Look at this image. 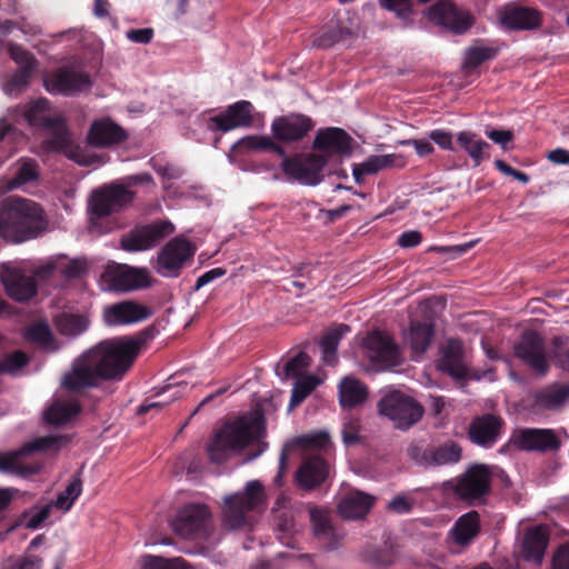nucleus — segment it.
Returning a JSON list of instances; mask_svg holds the SVG:
<instances>
[{
    "label": "nucleus",
    "mask_w": 569,
    "mask_h": 569,
    "mask_svg": "<svg viewBox=\"0 0 569 569\" xmlns=\"http://www.w3.org/2000/svg\"><path fill=\"white\" fill-rule=\"evenodd\" d=\"M148 336H123L103 340L78 356L61 386L72 392L93 388L100 381H120L131 369Z\"/></svg>",
    "instance_id": "nucleus-1"
},
{
    "label": "nucleus",
    "mask_w": 569,
    "mask_h": 569,
    "mask_svg": "<svg viewBox=\"0 0 569 569\" xmlns=\"http://www.w3.org/2000/svg\"><path fill=\"white\" fill-rule=\"evenodd\" d=\"M47 228L42 208L32 200L8 197L0 203V237L23 242L41 234Z\"/></svg>",
    "instance_id": "nucleus-2"
},
{
    "label": "nucleus",
    "mask_w": 569,
    "mask_h": 569,
    "mask_svg": "<svg viewBox=\"0 0 569 569\" xmlns=\"http://www.w3.org/2000/svg\"><path fill=\"white\" fill-rule=\"evenodd\" d=\"M264 432V418L260 410L226 422L212 437L207 451L211 461L221 463L232 453L246 448Z\"/></svg>",
    "instance_id": "nucleus-3"
},
{
    "label": "nucleus",
    "mask_w": 569,
    "mask_h": 569,
    "mask_svg": "<svg viewBox=\"0 0 569 569\" xmlns=\"http://www.w3.org/2000/svg\"><path fill=\"white\" fill-rule=\"evenodd\" d=\"M267 506L264 488L259 480L249 481L240 492L226 496L221 511V526L227 531L249 528L253 516Z\"/></svg>",
    "instance_id": "nucleus-4"
},
{
    "label": "nucleus",
    "mask_w": 569,
    "mask_h": 569,
    "mask_svg": "<svg viewBox=\"0 0 569 569\" xmlns=\"http://www.w3.org/2000/svg\"><path fill=\"white\" fill-rule=\"evenodd\" d=\"M495 477L509 481L507 473L498 466L475 463L451 481V489L459 500L469 506H480L490 495Z\"/></svg>",
    "instance_id": "nucleus-5"
},
{
    "label": "nucleus",
    "mask_w": 569,
    "mask_h": 569,
    "mask_svg": "<svg viewBox=\"0 0 569 569\" xmlns=\"http://www.w3.org/2000/svg\"><path fill=\"white\" fill-rule=\"evenodd\" d=\"M378 413L390 420L396 429L406 431L423 417V406L411 396L393 390L386 393L377 403Z\"/></svg>",
    "instance_id": "nucleus-6"
},
{
    "label": "nucleus",
    "mask_w": 569,
    "mask_h": 569,
    "mask_svg": "<svg viewBox=\"0 0 569 569\" xmlns=\"http://www.w3.org/2000/svg\"><path fill=\"white\" fill-rule=\"evenodd\" d=\"M408 458L425 469H435L458 463L462 459V448L452 440L440 443L412 441L407 448Z\"/></svg>",
    "instance_id": "nucleus-7"
},
{
    "label": "nucleus",
    "mask_w": 569,
    "mask_h": 569,
    "mask_svg": "<svg viewBox=\"0 0 569 569\" xmlns=\"http://www.w3.org/2000/svg\"><path fill=\"white\" fill-rule=\"evenodd\" d=\"M172 530L184 539L208 540L213 532L211 512L206 505L190 503L178 511Z\"/></svg>",
    "instance_id": "nucleus-8"
},
{
    "label": "nucleus",
    "mask_w": 569,
    "mask_h": 569,
    "mask_svg": "<svg viewBox=\"0 0 569 569\" xmlns=\"http://www.w3.org/2000/svg\"><path fill=\"white\" fill-rule=\"evenodd\" d=\"M64 441L63 437L47 436L38 438L31 442L26 443L17 451L8 453H0V472L14 473L21 477L36 475L40 471V465L24 466L21 462V457L30 455L34 451H44L49 449H59Z\"/></svg>",
    "instance_id": "nucleus-9"
},
{
    "label": "nucleus",
    "mask_w": 569,
    "mask_h": 569,
    "mask_svg": "<svg viewBox=\"0 0 569 569\" xmlns=\"http://www.w3.org/2000/svg\"><path fill=\"white\" fill-rule=\"evenodd\" d=\"M136 192L120 186L118 181L104 184L92 191L89 200V211L92 218H103L119 212L130 206Z\"/></svg>",
    "instance_id": "nucleus-10"
},
{
    "label": "nucleus",
    "mask_w": 569,
    "mask_h": 569,
    "mask_svg": "<svg viewBox=\"0 0 569 569\" xmlns=\"http://www.w3.org/2000/svg\"><path fill=\"white\" fill-rule=\"evenodd\" d=\"M499 26L508 31H531L541 27L542 14L533 8L511 1L497 8Z\"/></svg>",
    "instance_id": "nucleus-11"
},
{
    "label": "nucleus",
    "mask_w": 569,
    "mask_h": 569,
    "mask_svg": "<svg viewBox=\"0 0 569 569\" xmlns=\"http://www.w3.org/2000/svg\"><path fill=\"white\" fill-rule=\"evenodd\" d=\"M515 356L537 375L543 377L549 371L545 339L535 330H526L513 346Z\"/></svg>",
    "instance_id": "nucleus-12"
},
{
    "label": "nucleus",
    "mask_w": 569,
    "mask_h": 569,
    "mask_svg": "<svg viewBox=\"0 0 569 569\" xmlns=\"http://www.w3.org/2000/svg\"><path fill=\"white\" fill-rule=\"evenodd\" d=\"M325 160L315 153L282 157L281 169L283 173L300 183L316 186L321 182Z\"/></svg>",
    "instance_id": "nucleus-13"
},
{
    "label": "nucleus",
    "mask_w": 569,
    "mask_h": 569,
    "mask_svg": "<svg viewBox=\"0 0 569 569\" xmlns=\"http://www.w3.org/2000/svg\"><path fill=\"white\" fill-rule=\"evenodd\" d=\"M561 439L552 429L523 428L516 430L509 445L517 450L527 452H556L561 447Z\"/></svg>",
    "instance_id": "nucleus-14"
},
{
    "label": "nucleus",
    "mask_w": 569,
    "mask_h": 569,
    "mask_svg": "<svg viewBox=\"0 0 569 569\" xmlns=\"http://www.w3.org/2000/svg\"><path fill=\"white\" fill-rule=\"evenodd\" d=\"M351 142L352 138L343 129L329 127L317 131L312 148L317 151L315 154L322 157L327 164L339 161L343 156H350Z\"/></svg>",
    "instance_id": "nucleus-15"
},
{
    "label": "nucleus",
    "mask_w": 569,
    "mask_h": 569,
    "mask_svg": "<svg viewBox=\"0 0 569 569\" xmlns=\"http://www.w3.org/2000/svg\"><path fill=\"white\" fill-rule=\"evenodd\" d=\"M173 230L174 227L169 221H154L122 236L120 246L129 252L144 251L157 246L163 238L171 234Z\"/></svg>",
    "instance_id": "nucleus-16"
},
{
    "label": "nucleus",
    "mask_w": 569,
    "mask_h": 569,
    "mask_svg": "<svg viewBox=\"0 0 569 569\" xmlns=\"http://www.w3.org/2000/svg\"><path fill=\"white\" fill-rule=\"evenodd\" d=\"M194 253L196 247L189 240L176 237L158 253L157 270L164 277H177L183 264L191 260Z\"/></svg>",
    "instance_id": "nucleus-17"
},
{
    "label": "nucleus",
    "mask_w": 569,
    "mask_h": 569,
    "mask_svg": "<svg viewBox=\"0 0 569 569\" xmlns=\"http://www.w3.org/2000/svg\"><path fill=\"white\" fill-rule=\"evenodd\" d=\"M102 284L110 291H131L148 284L144 269L124 264H108L101 274Z\"/></svg>",
    "instance_id": "nucleus-18"
},
{
    "label": "nucleus",
    "mask_w": 569,
    "mask_h": 569,
    "mask_svg": "<svg viewBox=\"0 0 569 569\" xmlns=\"http://www.w3.org/2000/svg\"><path fill=\"white\" fill-rule=\"evenodd\" d=\"M313 128L315 121L302 113L279 116L270 127L273 139L282 143L301 141Z\"/></svg>",
    "instance_id": "nucleus-19"
},
{
    "label": "nucleus",
    "mask_w": 569,
    "mask_h": 569,
    "mask_svg": "<svg viewBox=\"0 0 569 569\" xmlns=\"http://www.w3.org/2000/svg\"><path fill=\"white\" fill-rule=\"evenodd\" d=\"M366 357L371 362L382 367H393L399 363V349L392 338L385 331L375 330L362 340Z\"/></svg>",
    "instance_id": "nucleus-20"
},
{
    "label": "nucleus",
    "mask_w": 569,
    "mask_h": 569,
    "mask_svg": "<svg viewBox=\"0 0 569 569\" xmlns=\"http://www.w3.org/2000/svg\"><path fill=\"white\" fill-rule=\"evenodd\" d=\"M429 19L437 24L443 26L455 33H465L472 23V16L466 11L458 9L453 3L440 0L429 9Z\"/></svg>",
    "instance_id": "nucleus-21"
},
{
    "label": "nucleus",
    "mask_w": 569,
    "mask_h": 569,
    "mask_svg": "<svg viewBox=\"0 0 569 569\" xmlns=\"http://www.w3.org/2000/svg\"><path fill=\"white\" fill-rule=\"evenodd\" d=\"M429 19L437 24L443 26L455 33H465L472 23V16L466 11L458 9L453 3L440 0L429 9Z\"/></svg>",
    "instance_id": "nucleus-22"
},
{
    "label": "nucleus",
    "mask_w": 569,
    "mask_h": 569,
    "mask_svg": "<svg viewBox=\"0 0 569 569\" xmlns=\"http://www.w3.org/2000/svg\"><path fill=\"white\" fill-rule=\"evenodd\" d=\"M253 111L254 108L250 101L240 100L211 117L209 121L221 132H228L236 128H248L253 123Z\"/></svg>",
    "instance_id": "nucleus-23"
},
{
    "label": "nucleus",
    "mask_w": 569,
    "mask_h": 569,
    "mask_svg": "<svg viewBox=\"0 0 569 569\" xmlns=\"http://www.w3.org/2000/svg\"><path fill=\"white\" fill-rule=\"evenodd\" d=\"M44 87L50 93L72 96L89 88L90 79L84 72L61 68L44 78Z\"/></svg>",
    "instance_id": "nucleus-24"
},
{
    "label": "nucleus",
    "mask_w": 569,
    "mask_h": 569,
    "mask_svg": "<svg viewBox=\"0 0 569 569\" xmlns=\"http://www.w3.org/2000/svg\"><path fill=\"white\" fill-rule=\"evenodd\" d=\"M505 421L493 413H485L472 419L468 428L471 442L483 447H492L499 439Z\"/></svg>",
    "instance_id": "nucleus-25"
},
{
    "label": "nucleus",
    "mask_w": 569,
    "mask_h": 569,
    "mask_svg": "<svg viewBox=\"0 0 569 569\" xmlns=\"http://www.w3.org/2000/svg\"><path fill=\"white\" fill-rule=\"evenodd\" d=\"M437 369L455 379H463L468 375L465 360L463 345L460 340L449 339L441 349V357L437 360Z\"/></svg>",
    "instance_id": "nucleus-26"
},
{
    "label": "nucleus",
    "mask_w": 569,
    "mask_h": 569,
    "mask_svg": "<svg viewBox=\"0 0 569 569\" xmlns=\"http://www.w3.org/2000/svg\"><path fill=\"white\" fill-rule=\"evenodd\" d=\"M128 136L122 127L110 118H102L91 123L87 141L96 148H109L127 140Z\"/></svg>",
    "instance_id": "nucleus-27"
},
{
    "label": "nucleus",
    "mask_w": 569,
    "mask_h": 569,
    "mask_svg": "<svg viewBox=\"0 0 569 569\" xmlns=\"http://www.w3.org/2000/svg\"><path fill=\"white\" fill-rule=\"evenodd\" d=\"M8 51L11 59L19 66V69L8 83L9 91L12 92L13 90H21L29 84L38 62L30 51L19 44L9 43Z\"/></svg>",
    "instance_id": "nucleus-28"
},
{
    "label": "nucleus",
    "mask_w": 569,
    "mask_h": 569,
    "mask_svg": "<svg viewBox=\"0 0 569 569\" xmlns=\"http://www.w3.org/2000/svg\"><path fill=\"white\" fill-rule=\"evenodd\" d=\"M2 282L9 297L22 302L30 300L37 293L36 281L18 268H4Z\"/></svg>",
    "instance_id": "nucleus-29"
},
{
    "label": "nucleus",
    "mask_w": 569,
    "mask_h": 569,
    "mask_svg": "<svg viewBox=\"0 0 569 569\" xmlns=\"http://www.w3.org/2000/svg\"><path fill=\"white\" fill-rule=\"evenodd\" d=\"M329 475L327 461L318 456L303 460L296 472L297 486L303 490H313L320 487Z\"/></svg>",
    "instance_id": "nucleus-30"
},
{
    "label": "nucleus",
    "mask_w": 569,
    "mask_h": 569,
    "mask_svg": "<svg viewBox=\"0 0 569 569\" xmlns=\"http://www.w3.org/2000/svg\"><path fill=\"white\" fill-rule=\"evenodd\" d=\"M481 530L480 515L476 510L461 515L449 531V537L459 547L470 546Z\"/></svg>",
    "instance_id": "nucleus-31"
},
{
    "label": "nucleus",
    "mask_w": 569,
    "mask_h": 569,
    "mask_svg": "<svg viewBox=\"0 0 569 569\" xmlns=\"http://www.w3.org/2000/svg\"><path fill=\"white\" fill-rule=\"evenodd\" d=\"M375 503V497L363 491L355 490L340 499L337 508L345 519H362Z\"/></svg>",
    "instance_id": "nucleus-32"
},
{
    "label": "nucleus",
    "mask_w": 569,
    "mask_h": 569,
    "mask_svg": "<svg viewBox=\"0 0 569 569\" xmlns=\"http://www.w3.org/2000/svg\"><path fill=\"white\" fill-rule=\"evenodd\" d=\"M44 129L48 131V137L41 142V148L48 152L67 153L72 144V138L67 128L66 119L61 116H54Z\"/></svg>",
    "instance_id": "nucleus-33"
},
{
    "label": "nucleus",
    "mask_w": 569,
    "mask_h": 569,
    "mask_svg": "<svg viewBox=\"0 0 569 569\" xmlns=\"http://www.w3.org/2000/svg\"><path fill=\"white\" fill-rule=\"evenodd\" d=\"M106 320L111 326L132 323L146 319L148 309L133 301H123L106 308Z\"/></svg>",
    "instance_id": "nucleus-34"
},
{
    "label": "nucleus",
    "mask_w": 569,
    "mask_h": 569,
    "mask_svg": "<svg viewBox=\"0 0 569 569\" xmlns=\"http://www.w3.org/2000/svg\"><path fill=\"white\" fill-rule=\"evenodd\" d=\"M549 542V531L545 526L529 529L522 542V556L527 561L540 563Z\"/></svg>",
    "instance_id": "nucleus-35"
},
{
    "label": "nucleus",
    "mask_w": 569,
    "mask_h": 569,
    "mask_svg": "<svg viewBox=\"0 0 569 569\" xmlns=\"http://www.w3.org/2000/svg\"><path fill=\"white\" fill-rule=\"evenodd\" d=\"M435 335L431 323L411 321L408 330L403 332V342L415 356L423 355L429 348Z\"/></svg>",
    "instance_id": "nucleus-36"
},
{
    "label": "nucleus",
    "mask_w": 569,
    "mask_h": 569,
    "mask_svg": "<svg viewBox=\"0 0 569 569\" xmlns=\"http://www.w3.org/2000/svg\"><path fill=\"white\" fill-rule=\"evenodd\" d=\"M533 400L539 409H560L569 400V381L546 386L535 395Z\"/></svg>",
    "instance_id": "nucleus-37"
},
{
    "label": "nucleus",
    "mask_w": 569,
    "mask_h": 569,
    "mask_svg": "<svg viewBox=\"0 0 569 569\" xmlns=\"http://www.w3.org/2000/svg\"><path fill=\"white\" fill-rule=\"evenodd\" d=\"M353 37V31L342 26L338 19H331L320 31L313 34L312 46L329 49L332 46Z\"/></svg>",
    "instance_id": "nucleus-38"
},
{
    "label": "nucleus",
    "mask_w": 569,
    "mask_h": 569,
    "mask_svg": "<svg viewBox=\"0 0 569 569\" xmlns=\"http://www.w3.org/2000/svg\"><path fill=\"white\" fill-rule=\"evenodd\" d=\"M368 398V388L355 377H345L339 383V402L342 408H355Z\"/></svg>",
    "instance_id": "nucleus-39"
},
{
    "label": "nucleus",
    "mask_w": 569,
    "mask_h": 569,
    "mask_svg": "<svg viewBox=\"0 0 569 569\" xmlns=\"http://www.w3.org/2000/svg\"><path fill=\"white\" fill-rule=\"evenodd\" d=\"M457 143L471 158L473 166L479 167L487 158L486 151L490 144L477 133L463 130L457 133Z\"/></svg>",
    "instance_id": "nucleus-40"
},
{
    "label": "nucleus",
    "mask_w": 569,
    "mask_h": 569,
    "mask_svg": "<svg viewBox=\"0 0 569 569\" xmlns=\"http://www.w3.org/2000/svg\"><path fill=\"white\" fill-rule=\"evenodd\" d=\"M399 157L396 154H375L368 157L362 163L355 164L352 174L357 182L367 174H375L383 169L392 168L396 166Z\"/></svg>",
    "instance_id": "nucleus-41"
},
{
    "label": "nucleus",
    "mask_w": 569,
    "mask_h": 569,
    "mask_svg": "<svg viewBox=\"0 0 569 569\" xmlns=\"http://www.w3.org/2000/svg\"><path fill=\"white\" fill-rule=\"evenodd\" d=\"M81 410L77 400H56L44 412V419L56 426L70 421Z\"/></svg>",
    "instance_id": "nucleus-42"
},
{
    "label": "nucleus",
    "mask_w": 569,
    "mask_h": 569,
    "mask_svg": "<svg viewBox=\"0 0 569 569\" xmlns=\"http://www.w3.org/2000/svg\"><path fill=\"white\" fill-rule=\"evenodd\" d=\"M38 164L34 160L24 161L18 169L12 179L3 178L0 180V198L9 191L21 187L24 183L38 178Z\"/></svg>",
    "instance_id": "nucleus-43"
},
{
    "label": "nucleus",
    "mask_w": 569,
    "mask_h": 569,
    "mask_svg": "<svg viewBox=\"0 0 569 569\" xmlns=\"http://www.w3.org/2000/svg\"><path fill=\"white\" fill-rule=\"evenodd\" d=\"M26 339L36 343L46 351L52 352L59 349L56 338L49 325L46 322H37L31 325L26 331Z\"/></svg>",
    "instance_id": "nucleus-44"
},
{
    "label": "nucleus",
    "mask_w": 569,
    "mask_h": 569,
    "mask_svg": "<svg viewBox=\"0 0 569 569\" xmlns=\"http://www.w3.org/2000/svg\"><path fill=\"white\" fill-rule=\"evenodd\" d=\"M350 331L348 325H340L339 327L327 332L320 342L322 350V360L325 363L335 366L337 363V349L342 336Z\"/></svg>",
    "instance_id": "nucleus-45"
},
{
    "label": "nucleus",
    "mask_w": 569,
    "mask_h": 569,
    "mask_svg": "<svg viewBox=\"0 0 569 569\" xmlns=\"http://www.w3.org/2000/svg\"><path fill=\"white\" fill-rule=\"evenodd\" d=\"M54 116H51L49 102L44 98L30 102L24 110V118L32 127L46 128Z\"/></svg>",
    "instance_id": "nucleus-46"
},
{
    "label": "nucleus",
    "mask_w": 569,
    "mask_h": 569,
    "mask_svg": "<svg viewBox=\"0 0 569 569\" xmlns=\"http://www.w3.org/2000/svg\"><path fill=\"white\" fill-rule=\"evenodd\" d=\"M378 4L381 9L393 13L403 27H410L413 23V0H378Z\"/></svg>",
    "instance_id": "nucleus-47"
},
{
    "label": "nucleus",
    "mask_w": 569,
    "mask_h": 569,
    "mask_svg": "<svg viewBox=\"0 0 569 569\" xmlns=\"http://www.w3.org/2000/svg\"><path fill=\"white\" fill-rule=\"evenodd\" d=\"M499 48L483 44H476L465 51L463 67L475 69L481 63L492 60L498 56Z\"/></svg>",
    "instance_id": "nucleus-48"
},
{
    "label": "nucleus",
    "mask_w": 569,
    "mask_h": 569,
    "mask_svg": "<svg viewBox=\"0 0 569 569\" xmlns=\"http://www.w3.org/2000/svg\"><path fill=\"white\" fill-rule=\"evenodd\" d=\"M236 146L243 147L251 151L258 150H270L276 152L277 154L284 157V149L281 147L273 137L269 136H246L238 140Z\"/></svg>",
    "instance_id": "nucleus-49"
},
{
    "label": "nucleus",
    "mask_w": 569,
    "mask_h": 569,
    "mask_svg": "<svg viewBox=\"0 0 569 569\" xmlns=\"http://www.w3.org/2000/svg\"><path fill=\"white\" fill-rule=\"evenodd\" d=\"M58 330L69 337H76L88 328V319L79 315H62L57 319Z\"/></svg>",
    "instance_id": "nucleus-50"
},
{
    "label": "nucleus",
    "mask_w": 569,
    "mask_h": 569,
    "mask_svg": "<svg viewBox=\"0 0 569 569\" xmlns=\"http://www.w3.org/2000/svg\"><path fill=\"white\" fill-rule=\"evenodd\" d=\"M82 491V481L80 478V472H77L70 483L67 486L66 490L60 492L57 496L54 501V507L64 511H68L73 506V502L80 496Z\"/></svg>",
    "instance_id": "nucleus-51"
},
{
    "label": "nucleus",
    "mask_w": 569,
    "mask_h": 569,
    "mask_svg": "<svg viewBox=\"0 0 569 569\" xmlns=\"http://www.w3.org/2000/svg\"><path fill=\"white\" fill-rule=\"evenodd\" d=\"M58 273L64 278H79L88 271V262L83 258L67 259L66 257L57 258Z\"/></svg>",
    "instance_id": "nucleus-52"
},
{
    "label": "nucleus",
    "mask_w": 569,
    "mask_h": 569,
    "mask_svg": "<svg viewBox=\"0 0 569 569\" xmlns=\"http://www.w3.org/2000/svg\"><path fill=\"white\" fill-rule=\"evenodd\" d=\"M310 520L316 537L329 538L330 536H332L333 528L328 511L320 508H311Z\"/></svg>",
    "instance_id": "nucleus-53"
},
{
    "label": "nucleus",
    "mask_w": 569,
    "mask_h": 569,
    "mask_svg": "<svg viewBox=\"0 0 569 569\" xmlns=\"http://www.w3.org/2000/svg\"><path fill=\"white\" fill-rule=\"evenodd\" d=\"M318 380L313 376L299 378L292 389L290 406L296 407L301 403L317 387Z\"/></svg>",
    "instance_id": "nucleus-54"
},
{
    "label": "nucleus",
    "mask_w": 569,
    "mask_h": 569,
    "mask_svg": "<svg viewBox=\"0 0 569 569\" xmlns=\"http://www.w3.org/2000/svg\"><path fill=\"white\" fill-rule=\"evenodd\" d=\"M569 338L566 336H556L551 340V355L555 363L562 368H569Z\"/></svg>",
    "instance_id": "nucleus-55"
},
{
    "label": "nucleus",
    "mask_w": 569,
    "mask_h": 569,
    "mask_svg": "<svg viewBox=\"0 0 569 569\" xmlns=\"http://www.w3.org/2000/svg\"><path fill=\"white\" fill-rule=\"evenodd\" d=\"M143 569H190L187 562L181 558L171 560L163 559L156 556H143L142 557Z\"/></svg>",
    "instance_id": "nucleus-56"
},
{
    "label": "nucleus",
    "mask_w": 569,
    "mask_h": 569,
    "mask_svg": "<svg viewBox=\"0 0 569 569\" xmlns=\"http://www.w3.org/2000/svg\"><path fill=\"white\" fill-rule=\"evenodd\" d=\"M297 442L306 448L327 452L331 448L330 437L327 432L313 435H303L297 439Z\"/></svg>",
    "instance_id": "nucleus-57"
},
{
    "label": "nucleus",
    "mask_w": 569,
    "mask_h": 569,
    "mask_svg": "<svg viewBox=\"0 0 569 569\" xmlns=\"http://www.w3.org/2000/svg\"><path fill=\"white\" fill-rule=\"evenodd\" d=\"M310 366V357L305 352H299L284 365L283 378H297L301 376Z\"/></svg>",
    "instance_id": "nucleus-58"
},
{
    "label": "nucleus",
    "mask_w": 569,
    "mask_h": 569,
    "mask_svg": "<svg viewBox=\"0 0 569 569\" xmlns=\"http://www.w3.org/2000/svg\"><path fill=\"white\" fill-rule=\"evenodd\" d=\"M361 422L358 418H348L342 423L341 436L346 446H356L360 443Z\"/></svg>",
    "instance_id": "nucleus-59"
},
{
    "label": "nucleus",
    "mask_w": 569,
    "mask_h": 569,
    "mask_svg": "<svg viewBox=\"0 0 569 569\" xmlns=\"http://www.w3.org/2000/svg\"><path fill=\"white\" fill-rule=\"evenodd\" d=\"M51 506L33 507L23 513L24 527L28 529H38L42 522L48 519Z\"/></svg>",
    "instance_id": "nucleus-60"
},
{
    "label": "nucleus",
    "mask_w": 569,
    "mask_h": 569,
    "mask_svg": "<svg viewBox=\"0 0 569 569\" xmlns=\"http://www.w3.org/2000/svg\"><path fill=\"white\" fill-rule=\"evenodd\" d=\"M28 362V357L22 351L7 355L0 361V373H14Z\"/></svg>",
    "instance_id": "nucleus-61"
},
{
    "label": "nucleus",
    "mask_w": 569,
    "mask_h": 569,
    "mask_svg": "<svg viewBox=\"0 0 569 569\" xmlns=\"http://www.w3.org/2000/svg\"><path fill=\"white\" fill-rule=\"evenodd\" d=\"M273 512V519L277 528L282 532H289L293 526V513L291 509H277Z\"/></svg>",
    "instance_id": "nucleus-62"
},
{
    "label": "nucleus",
    "mask_w": 569,
    "mask_h": 569,
    "mask_svg": "<svg viewBox=\"0 0 569 569\" xmlns=\"http://www.w3.org/2000/svg\"><path fill=\"white\" fill-rule=\"evenodd\" d=\"M430 140H432L439 148L443 150H453L452 133L446 130L436 129L428 133Z\"/></svg>",
    "instance_id": "nucleus-63"
},
{
    "label": "nucleus",
    "mask_w": 569,
    "mask_h": 569,
    "mask_svg": "<svg viewBox=\"0 0 569 569\" xmlns=\"http://www.w3.org/2000/svg\"><path fill=\"white\" fill-rule=\"evenodd\" d=\"M551 569H569V546L563 545L558 548L552 558Z\"/></svg>",
    "instance_id": "nucleus-64"
}]
</instances>
